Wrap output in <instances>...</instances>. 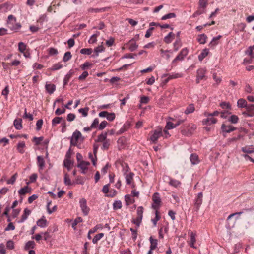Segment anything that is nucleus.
Returning <instances> with one entry per match:
<instances>
[{
    "instance_id": "f8f14e48",
    "label": "nucleus",
    "mask_w": 254,
    "mask_h": 254,
    "mask_svg": "<svg viewBox=\"0 0 254 254\" xmlns=\"http://www.w3.org/2000/svg\"><path fill=\"white\" fill-rule=\"evenodd\" d=\"M31 211L27 208H25L24 209L23 213L21 216V218L20 220L17 221L18 223H22L24 222L27 219L28 216L30 215Z\"/></svg>"
},
{
    "instance_id": "4be33fe9",
    "label": "nucleus",
    "mask_w": 254,
    "mask_h": 254,
    "mask_svg": "<svg viewBox=\"0 0 254 254\" xmlns=\"http://www.w3.org/2000/svg\"><path fill=\"white\" fill-rule=\"evenodd\" d=\"M31 189L28 187L27 186L21 188L18 190V192L20 195H24L27 193H30L31 192Z\"/></svg>"
},
{
    "instance_id": "c756f323",
    "label": "nucleus",
    "mask_w": 254,
    "mask_h": 254,
    "mask_svg": "<svg viewBox=\"0 0 254 254\" xmlns=\"http://www.w3.org/2000/svg\"><path fill=\"white\" fill-rule=\"evenodd\" d=\"M195 110V107L193 104H189L184 111L185 114H189L193 113Z\"/></svg>"
},
{
    "instance_id": "603ef678",
    "label": "nucleus",
    "mask_w": 254,
    "mask_h": 254,
    "mask_svg": "<svg viewBox=\"0 0 254 254\" xmlns=\"http://www.w3.org/2000/svg\"><path fill=\"white\" fill-rule=\"evenodd\" d=\"M174 50L177 51L178 50L179 48L181 46V42L179 39H177L173 44Z\"/></svg>"
},
{
    "instance_id": "49530a36",
    "label": "nucleus",
    "mask_w": 254,
    "mask_h": 254,
    "mask_svg": "<svg viewBox=\"0 0 254 254\" xmlns=\"http://www.w3.org/2000/svg\"><path fill=\"white\" fill-rule=\"evenodd\" d=\"M72 57V55L70 52H66L65 53L63 60L64 62H66L68 61H69Z\"/></svg>"
},
{
    "instance_id": "a19ab883",
    "label": "nucleus",
    "mask_w": 254,
    "mask_h": 254,
    "mask_svg": "<svg viewBox=\"0 0 254 254\" xmlns=\"http://www.w3.org/2000/svg\"><path fill=\"white\" fill-rule=\"evenodd\" d=\"M181 184V182L176 179H170L169 185L174 187H177Z\"/></svg>"
},
{
    "instance_id": "58836bf2",
    "label": "nucleus",
    "mask_w": 254,
    "mask_h": 254,
    "mask_svg": "<svg viewBox=\"0 0 254 254\" xmlns=\"http://www.w3.org/2000/svg\"><path fill=\"white\" fill-rule=\"evenodd\" d=\"M104 234L103 233L96 234L92 239L93 243L96 244L98 241H99L104 236Z\"/></svg>"
},
{
    "instance_id": "e433bc0d",
    "label": "nucleus",
    "mask_w": 254,
    "mask_h": 254,
    "mask_svg": "<svg viewBox=\"0 0 254 254\" xmlns=\"http://www.w3.org/2000/svg\"><path fill=\"white\" fill-rule=\"evenodd\" d=\"M85 183V179L81 176H78L73 182L74 184L83 185Z\"/></svg>"
},
{
    "instance_id": "0e129e2a",
    "label": "nucleus",
    "mask_w": 254,
    "mask_h": 254,
    "mask_svg": "<svg viewBox=\"0 0 254 254\" xmlns=\"http://www.w3.org/2000/svg\"><path fill=\"white\" fill-rule=\"evenodd\" d=\"M110 140L108 139L106 140L105 141L103 142L102 149L104 150L108 149L110 146Z\"/></svg>"
},
{
    "instance_id": "79ce46f5",
    "label": "nucleus",
    "mask_w": 254,
    "mask_h": 254,
    "mask_svg": "<svg viewBox=\"0 0 254 254\" xmlns=\"http://www.w3.org/2000/svg\"><path fill=\"white\" fill-rule=\"evenodd\" d=\"M63 67V65L60 63H58L53 64L50 68V70L51 71H55L61 69Z\"/></svg>"
},
{
    "instance_id": "2f4dec72",
    "label": "nucleus",
    "mask_w": 254,
    "mask_h": 254,
    "mask_svg": "<svg viewBox=\"0 0 254 254\" xmlns=\"http://www.w3.org/2000/svg\"><path fill=\"white\" fill-rule=\"evenodd\" d=\"M207 37L206 34H202L199 35L197 38V41L200 44H204L206 42Z\"/></svg>"
},
{
    "instance_id": "ddd939ff",
    "label": "nucleus",
    "mask_w": 254,
    "mask_h": 254,
    "mask_svg": "<svg viewBox=\"0 0 254 254\" xmlns=\"http://www.w3.org/2000/svg\"><path fill=\"white\" fill-rule=\"evenodd\" d=\"M37 165L38 167V171L41 173V171H42L45 166V160L43 157L41 156H38L37 157Z\"/></svg>"
},
{
    "instance_id": "4468645a",
    "label": "nucleus",
    "mask_w": 254,
    "mask_h": 254,
    "mask_svg": "<svg viewBox=\"0 0 254 254\" xmlns=\"http://www.w3.org/2000/svg\"><path fill=\"white\" fill-rule=\"evenodd\" d=\"M221 129L223 132L226 133H230L234 130H236V127L231 125H226L223 124L221 126Z\"/></svg>"
},
{
    "instance_id": "5701e85b",
    "label": "nucleus",
    "mask_w": 254,
    "mask_h": 254,
    "mask_svg": "<svg viewBox=\"0 0 254 254\" xmlns=\"http://www.w3.org/2000/svg\"><path fill=\"white\" fill-rule=\"evenodd\" d=\"M209 50L207 48L204 49L198 55V60L202 61L209 54Z\"/></svg>"
},
{
    "instance_id": "338daca9",
    "label": "nucleus",
    "mask_w": 254,
    "mask_h": 254,
    "mask_svg": "<svg viewBox=\"0 0 254 254\" xmlns=\"http://www.w3.org/2000/svg\"><path fill=\"white\" fill-rule=\"evenodd\" d=\"M107 125H108V122L106 121H104L100 124V125L98 127V128L99 130H102L104 129L106 127Z\"/></svg>"
},
{
    "instance_id": "774afa93",
    "label": "nucleus",
    "mask_w": 254,
    "mask_h": 254,
    "mask_svg": "<svg viewBox=\"0 0 254 254\" xmlns=\"http://www.w3.org/2000/svg\"><path fill=\"white\" fill-rule=\"evenodd\" d=\"M58 53V50L55 48H50L48 49V54L50 56L57 55Z\"/></svg>"
},
{
    "instance_id": "5fc2aeb1",
    "label": "nucleus",
    "mask_w": 254,
    "mask_h": 254,
    "mask_svg": "<svg viewBox=\"0 0 254 254\" xmlns=\"http://www.w3.org/2000/svg\"><path fill=\"white\" fill-rule=\"evenodd\" d=\"M89 111L88 107H85L84 108H80L78 110V112L81 113L83 117H86L88 115V112Z\"/></svg>"
},
{
    "instance_id": "39448f33",
    "label": "nucleus",
    "mask_w": 254,
    "mask_h": 254,
    "mask_svg": "<svg viewBox=\"0 0 254 254\" xmlns=\"http://www.w3.org/2000/svg\"><path fill=\"white\" fill-rule=\"evenodd\" d=\"M79 204L84 215L87 216L90 211V208L87 205V200L84 198L80 199L79 200Z\"/></svg>"
},
{
    "instance_id": "4d7b16f0",
    "label": "nucleus",
    "mask_w": 254,
    "mask_h": 254,
    "mask_svg": "<svg viewBox=\"0 0 254 254\" xmlns=\"http://www.w3.org/2000/svg\"><path fill=\"white\" fill-rule=\"evenodd\" d=\"M37 178V175L36 173H33L31 174L29 177V182L27 183V184H29V183H34L36 181Z\"/></svg>"
},
{
    "instance_id": "c9c22d12",
    "label": "nucleus",
    "mask_w": 254,
    "mask_h": 254,
    "mask_svg": "<svg viewBox=\"0 0 254 254\" xmlns=\"http://www.w3.org/2000/svg\"><path fill=\"white\" fill-rule=\"evenodd\" d=\"M243 213H244V211H241L238 212H236V213H232V214H230L228 217L227 220L228 222L234 216H236V220L239 219V216L241 214H242Z\"/></svg>"
},
{
    "instance_id": "aec40b11",
    "label": "nucleus",
    "mask_w": 254,
    "mask_h": 254,
    "mask_svg": "<svg viewBox=\"0 0 254 254\" xmlns=\"http://www.w3.org/2000/svg\"><path fill=\"white\" fill-rule=\"evenodd\" d=\"M190 160L193 165H196L199 163L198 156L196 154L193 153L190 155Z\"/></svg>"
},
{
    "instance_id": "2eb2a0df",
    "label": "nucleus",
    "mask_w": 254,
    "mask_h": 254,
    "mask_svg": "<svg viewBox=\"0 0 254 254\" xmlns=\"http://www.w3.org/2000/svg\"><path fill=\"white\" fill-rule=\"evenodd\" d=\"M188 49L187 48H184L181 50L179 54L176 57V60L182 61L184 58L187 55L188 53Z\"/></svg>"
},
{
    "instance_id": "dca6fc26",
    "label": "nucleus",
    "mask_w": 254,
    "mask_h": 254,
    "mask_svg": "<svg viewBox=\"0 0 254 254\" xmlns=\"http://www.w3.org/2000/svg\"><path fill=\"white\" fill-rule=\"evenodd\" d=\"M74 74V71L73 70L71 69L65 75L64 79V85L65 86L66 85L72 76Z\"/></svg>"
},
{
    "instance_id": "8fccbe9b",
    "label": "nucleus",
    "mask_w": 254,
    "mask_h": 254,
    "mask_svg": "<svg viewBox=\"0 0 254 254\" xmlns=\"http://www.w3.org/2000/svg\"><path fill=\"white\" fill-rule=\"evenodd\" d=\"M80 52L82 54L89 55L91 54L92 49L91 48H83L80 50Z\"/></svg>"
},
{
    "instance_id": "e2e57ef3",
    "label": "nucleus",
    "mask_w": 254,
    "mask_h": 254,
    "mask_svg": "<svg viewBox=\"0 0 254 254\" xmlns=\"http://www.w3.org/2000/svg\"><path fill=\"white\" fill-rule=\"evenodd\" d=\"M130 98V96L127 94L124 98L120 99L121 102L120 104V107L122 108L123 106L125 105L126 102Z\"/></svg>"
},
{
    "instance_id": "6ab92c4d",
    "label": "nucleus",
    "mask_w": 254,
    "mask_h": 254,
    "mask_svg": "<svg viewBox=\"0 0 254 254\" xmlns=\"http://www.w3.org/2000/svg\"><path fill=\"white\" fill-rule=\"evenodd\" d=\"M168 77L169 79L171 80L172 79L178 78L182 77V75L178 73H173L172 74H164L162 76V78Z\"/></svg>"
},
{
    "instance_id": "f257e3e1",
    "label": "nucleus",
    "mask_w": 254,
    "mask_h": 254,
    "mask_svg": "<svg viewBox=\"0 0 254 254\" xmlns=\"http://www.w3.org/2000/svg\"><path fill=\"white\" fill-rule=\"evenodd\" d=\"M15 17H8L7 23L8 27L12 30H17L21 27V25L19 23H16Z\"/></svg>"
},
{
    "instance_id": "052dcab7",
    "label": "nucleus",
    "mask_w": 254,
    "mask_h": 254,
    "mask_svg": "<svg viewBox=\"0 0 254 254\" xmlns=\"http://www.w3.org/2000/svg\"><path fill=\"white\" fill-rule=\"evenodd\" d=\"M72 163H73L71 162V161L68 158H67L66 160H64V166L66 168H67V169L68 170H70V166L72 164Z\"/></svg>"
},
{
    "instance_id": "f03ea898",
    "label": "nucleus",
    "mask_w": 254,
    "mask_h": 254,
    "mask_svg": "<svg viewBox=\"0 0 254 254\" xmlns=\"http://www.w3.org/2000/svg\"><path fill=\"white\" fill-rule=\"evenodd\" d=\"M206 73L207 70L205 68H201L198 69L196 71V83H199L200 81L202 80H206L207 78Z\"/></svg>"
},
{
    "instance_id": "f3484780",
    "label": "nucleus",
    "mask_w": 254,
    "mask_h": 254,
    "mask_svg": "<svg viewBox=\"0 0 254 254\" xmlns=\"http://www.w3.org/2000/svg\"><path fill=\"white\" fill-rule=\"evenodd\" d=\"M37 225L41 228H45L47 227V221L44 216H43L41 218L38 220Z\"/></svg>"
},
{
    "instance_id": "864d4df0",
    "label": "nucleus",
    "mask_w": 254,
    "mask_h": 254,
    "mask_svg": "<svg viewBox=\"0 0 254 254\" xmlns=\"http://www.w3.org/2000/svg\"><path fill=\"white\" fill-rule=\"evenodd\" d=\"M35 246V243L32 241H28L25 245V249L28 250L30 248H33Z\"/></svg>"
},
{
    "instance_id": "37998d69",
    "label": "nucleus",
    "mask_w": 254,
    "mask_h": 254,
    "mask_svg": "<svg viewBox=\"0 0 254 254\" xmlns=\"http://www.w3.org/2000/svg\"><path fill=\"white\" fill-rule=\"evenodd\" d=\"M142 220V217L137 216L136 219H133L132 220L131 222L136 225L137 228H138L141 224V222Z\"/></svg>"
},
{
    "instance_id": "9b49d317",
    "label": "nucleus",
    "mask_w": 254,
    "mask_h": 254,
    "mask_svg": "<svg viewBox=\"0 0 254 254\" xmlns=\"http://www.w3.org/2000/svg\"><path fill=\"white\" fill-rule=\"evenodd\" d=\"M207 118L202 121V123L205 125H211L216 123L217 120L211 116H205Z\"/></svg>"
},
{
    "instance_id": "0eeeda50",
    "label": "nucleus",
    "mask_w": 254,
    "mask_h": 254,
    "mask_svg": "<svg viewBox=\"0 0 254 254\" xmlns=\"http://www.w3.org/2000/svg\"><path fill=\"white\" fill-rule=\"evenodd\" d=\"M162 135L161 129H155L152 132V134L150 135V141L153 143H156L158 139Z\"/></svg>"
},
{
    "instance_id": "b1692460",
    "label": "nucleus",
    "mask_w": 254,
    "mask_h": 254,
    "mask_svg": "<svg viewBox=\"0 0 254 254\" xmlns=\"http://www.w3.org/2000/svg\"><path fill=\"white\" fill-rule=\"evenodd\" d=\"M22 119L20 118L14 120L13 125L16 129L20 130L22 128Z\"/></svg>"
},
{
    "instance_id": "4c0bfd02",
    "label": "nucleus",
    "mask_w": 254,
    "mask_h": 254,
    "mask_svg": "<svg viewBox=\"0 0 254 254\" xmlns=\"http://www.w3.org/2000/svg\"><path fill=\"white\" fill-rule=\"evenodd\" d=\"M239 120V119L238 117L235 115H232L228 118V121L234 124H237Z\"/></svg>"
},
{
    "instance_id": "69168bd1",
    "label": "nucleus",
    "mask_w": 254,
    "mask_h": 254,
    "mask_svg": "<svg viewBox=\"0 0 254 254\" xmlns=\"http://www.w3.org/2000/svg\"><path fill=\"white\" fill-rule=\"evenodd\" d=\"M99 123V119L97 118H95L91 125V128H96L98 127L99 126H98Z\"/></svg>"
},
{
    "instance_id": "423d86ee",
    "label": "nucleus",
    "mask_w": 254,
    "mask_h": 254,
    "mask_svg": "<svg viewBox=\"0 0 254 254\" xmlns=\"http://www.w3.org/2000/svg\"><path fill=\"white\" fill-rule=\"evenodd\" d=\"M203 201V193L202 192H199L194 200V204L196 211H198Z\"/></svg>"
},
{
    "instance_id": "bb28decb",
    "label": "nucleus",
    "mask_w": 254,
    "mask_h": 254,
    "mask_svg": "<svg viewBox=\"0 0 254 254\" xmlns=\"http://www.w3.org/2000/svg\"><path fill=\"white\" fill-rule=\"evenodd\" d=\"M149 241L150 243V248L151 250H154L157 246L158 242L157 240L153 239L152 236L149 238Z\"/></svg>"
},
{
    "instance_id": "c85d7f7f",
    "label": "nucleus",
    "mask_w": 254,
    "mask_h": 254,
    "mask_svg": "<svg viewBox=\"0 0 254 254\" xmlns=\"http://www.w3.org/2000/svg\"><path fill=\"white\" fill-rule=\"evenodd\" d=\"M25 147V144L23 141L19 142L17 144V149L18 151L21 154H23L24 153V148Z\"/></svg>"
},
{
    "instance_id": "7c9ffc66",
    "label": "nucleus",
    "mask_w": 254,
    "mask_h": 254,
    "mask_svg": "<svg viewBox=\"0 0 254 254\" xmlns=\"http://www.w3.org/2000/svg\"><path fill=\"white\" fill-rule=\"evenodd\" d=\"M107 137V132L102 133L101 134L98 135L97 138L95 140L96 142H100L105 141Z\"/></svg>"
},
{
    "instance_id": "de8ad7c7",
    "label": "nucleus",
    "mask_w": 254,
    "mask_h": 254,
    "mask_svg": "<svg viewBox=\"0 0 254 254\" xmlns=\"http://www.w3.org/2000/svg\"><path fill=\"white\" fill-rule=\"evenodd\" d=\"M64 184L67 186H70L73 184V182L72 183L70 179L69 178V176L67 174H65L64 177Z\"/></svg>"
},
{
    "instance_id": "6e6552de",
    "label": "nucleus",
    "mask_w": 254,
    "mask_h": 254,
    "mask_svg": "<svg viewBox=\"0 0 254 254\" xmlns=\"http://www.w3.org/2000/svg\"><path fill=\"white\" fill-rule=\"evenodd\" d=\"M152 200L154 202V204H152V207L155 209L159 208L161 203V199L159 193L155 192L152 196Z\"/></svg>"
},
{
    "instance_id": "cd10ccee",
    "label": "nucleus",
    "mask_w": 254,
    "mask_h": 254,
    "mask_svg": "<svg viewBox=\"0 0 254 254\" xmlns=\"http://www.w3.org/2000/svg\"><path fill=\"white\" fill-rule=\"evenodd\" d=\"M156 25V23L155 22H151L150 23V28L146 31L145 35V38H149L151 35L152 31L154 29L153 26Z\"/></svg>"
},
{
    "instance_id": "6e6d98bb",
    "label": "nucleus",
    "mask_w": 254,
    "mask_h": 254,
    "mask_svg": "<svg viewBox=\"0 0 254 254\" xmlns=\"http://www.w3.org/2000/svg\"><path fill=\"white\" fill-rule=\"evenodd\" d=\"M26 45L22 42L18 43V50L21 53H23L26 50Z\"/></svg>"
},
{
    "instance_id": "f704fd0d",
    "label": "nucleus",
    "mask_w": 254,
    "mask_h": 254,
    "mask_svg": "<svg viewBox=\"0 0 254 254\" xmlns=\"http://www.w3.org/2000/svg\"><path fill=\"white\" fill-rule=\"evenodd\" d=\"M220 107L224 110H230L231 109V105L229 102H222L220 104Z\"/></svg>"
},
{
    "instance_id": "473e14b6",
    "label": "nucleus",
    "mask_w": 254,
    "mask_h": 254,
    "mask_svg": "<svg viewBox=\"0 0 254 254\" xmlns=\"http://www.w3.org/2000/svg\"><path fill=\"white\" fill-rule=\"evenodd\" d=\"M125 199L126 201V205L128 206L134 203V200L132 198L131 196L128 194H127L125 196Z\"/></svg>"
},
{
    "instance_id": "412c9836",
    "label": "nucleus",
    "mask_w": 254,
    "mask_h": 254,
    "mask_svg": "<svg viewBox=\"0 0 254 254\" xmlns=\"http://www.w3.org/2000/svg\"><path fill=\"white\" fill-rule=\"evenodd\" d=\"M45 89L48 93L51 94L55 91L56 85L53 84L46 83L45 85Z\"/></svg>"
},
{
    "instance_id": "c03bdc74",
    "label": "nucleus",
    "mask_w": 254,
    "mask_h": 254,
    "mask_svg": "<svg viewBox=\"0 0 254 254\" xmlns=\"http://www.w3.org/2000/svg\"><path fill=\"white\" fill-rule=\"evenodd\" d=\"M243 152L247 153H252L254 152V148L248 146L243 147L241 149Z\"/></svg>"
},
{
    "instance_id": "13d9d810",
    "label": "nucleus",
    "mask_w": 254,
    "mask_h": 254,
    "mask_svg": "<svg viewBox=\"0 0 254 254\" xmlns=\"http://www.w3.org/2000/svg\"><path fill=\"white\" fill-rule=\"evenodd\" d=\"M160 217L158 214V211L156 210L155 211V217L154 219L151 220L154 226H156L157 221L160 219Z\"/></svg>"
},
{
    "instance_id": "a211bd4d",
    "label": "nucleus",
    "mask_w": 254,
    "mask_h": 254,
    "mask_svg": "<svg viewBox=\"0 0 254 254\" xmlns=\"http://www.w3.org/2000/svg\"><path fill=\"white\" fill-rule=\"evenodd\" d=\"M190 240L189 244L190 246L193 248L196 249V247L195 246L194 244L196 242V234L193 232H191L190 236Z\"/></svg>"
},
{
    "instance_id": "7ed1b4c3",
    "label": "nucleus",
    "mask_w": 254,
    "mask_h": 254,
    "mask_svg": "<svg viewBox=\"0 0 254 254\" xmlns=\"http://www.w3.org/2000/svg\"><path fill=\"white\" fill-rule=\"evenodd\" d=\"M207 5L208 0H199V9L195 13L193 14V16H195V14L200 15L205 13V8Z\"/></svg>"
},
{
    "instance_id": "9d476101",
    "label": "nucleus",
    "mask_w": 254,
    "mask_h": 254,
    "mask_svg": "<svg viewBox=\"0 0 254 254\" xmlns=\"http://www.w3.org/2000/svg\"><path fill=\"white\" fill-rule=\"evenodd\" d=\"M81 136V132L78 130L74 131L70 138V144L71 145L75 146L80 137Z\"/></svg>"
},
{
    "instance_id": "680f3d73",
    "label": "nucleus",
    "mask_w": 254,
    "mask_h": 254,
    "mask_svg": "<svg viewBox=\"0 0 254 254\" xmlns=\"http://www.w3.org/2000/svg\"><path fill=\"white\" fill-rule=\"evenodd\" d=\"M17 174H15L11 176L10 179L7 181V184H13L15 182V180L17 178Z\"/></svg>"
},
{
    "instance_id": "20e7f679",
    "label": "nucleus",
    "mask_w": 254,
    "mask_h": 254,
    "mask_svg": "<svg viewBox=\"0 0 254 254\" xmlns=\"http://www.w3.org/2000/svg\"><path fill=\"white\" fill-rule=\"evenodd\" d=\"M129 167L127 165H126L125 167L123 169L124 174L125 176L126 182V184L127 185H130L131 183V181L133 179V177L134 175V174L132 172H129L127 173V172L128 171Z\"/></svg>"
},
{
    "instance_id": "393cba45",
    "label": "nucleus",
    "mask_w": 254,
    "mask_h": 254,
    "mask_svg": "<svg viewBox=\"0 0 254 254\" xmlns=\"http://www.w3.org/2000/svg\"><path fill=\"white\" fill-rule=\"evenodd\" d=\"M222 37L221 35H218L217 36L213 38L211 42L209 44V46L210 47H214L218 44V40Z\"/></svg>"
},
{
    "instance_id": "3c124183",
    "label": "nucleus",
    "mask_w": 254,
    "mask_h": 254,
    "mask_svg": "<svg viewBox=\"0 0 254 254\" xmlns=\"http://www.w3.org/2000/svg\"><path fill=\"white\" fill-rule=\"evenodd\" d=\"M82 221L83 219L80 217H78L76 218L72 224V227L73 228V229L75 230L76 229V226L77 225V224L82 222Z\"/></svg>"
},
{
    "instance_id": "a18cd8bd",
    "label": "nucleus",
    "mask_w": 254,
    "mask_h": 254,
    "mask_svg": "<svg viewBox=\"0 0 254 254\" xmlns=\"http://www.w3.org/2000/svg\"><path fill=\"white\" fill-rule=\"evenodd\" d=\"M63 118L61 117H56L53 119L52 120V125L53 126L61 123L63 121Z\"/></svg>"
},
{
    "instance_id": "a878e982",
    "label": "nucleus",
    "mask_w": 254,
    "mask_h": 254,
    "mask_svg": "<svg viewBox=\"0 0 254 254\" xmlns=\"http://www.w3.org/2000/svg\"><path fill=\"white\" fill-rule=\"evenodd\" d=\"M104 51L105 48L103 45L98 46L94 49L95 54L93 55L92 56L93 57H98L99 53L103 52Z\"/></svg>"
},
{
    "instance_id": "09e8293b",
    "label": "nucleus",
    "mask_w": 254,
    "mask_h": 254,
    "mask_svg": "<svg viewBox=\"0 0 254 254\" xmlns=\"http://www.w3.org/2000/svg\"><path fill=\"white\" fill-rule=\"evenodd\" d=\"M174 34L172 32H170L167 36L164 37V41L166 43H170L172 41V36Z\"/></svg>"
},
{
    "instance_id": "1a4fd4ad",
    "label": "nucleus",
    "mask_w": 254,
    "mask_h": 254,
    "mask_svg": "<svg viewBox=\"0 0 254 254\" xmlns=\"http://www.w3.org/2000/svg\"><path fill=\"white\" fill-rule=\"evenodd\" d=\"M90 164L89 162L81 161L77 164V167L80 168L82 170L81 173L85 174L88 169V166Z\"/></svg>"
},
{
    "instance_id": "ea45409f",
    "label": "nucleus",
    "mask_w": 254,
    "mask_h": 254,
    "mask_svg": "<svg viewBox=\"0 0 254 254\" xmlns=\"http://www.w3.org/2000/svg\"><path fill=\"white\" fill-rule=\"evenodd\" d=\"M122 207V202L120 200L115 201L113 204V208L114 210H117L121 209Z\"/></svg>"
},
{
    "instance_id": "72a5a7b5",
    "label": "nucleus",
    "mask_w": 254,
    "mask_h": 254,
    "mask_svg": "<svg viewBox=\"0 0 254 254\" xmlns=\"http://www.w3.org/2000/svg\"><path fill=\"white\" fill-rule=\"evenodd\" d=\"M247 105V102L246 100L241 98L237 101V106L239 108H246Z\"/></svg>"
},
{
    "instance_id": "bf43d9fd",
    "label": "nucleus",
    "mask_w": 254,
    "mask_h": 254,
    "mask_svg": "<svg viewBox=\"0 0 254 254\" xmlns=\"http://www.w3.org/2000/svg\"><path fill=\"white\" fill-rule=\"evenodd\" d=\"M246 109L247 110V111L249 112H250L252 114H254V105L252 104H250L247 105L246 107Z\"/></svg>"
}]
</instances>
